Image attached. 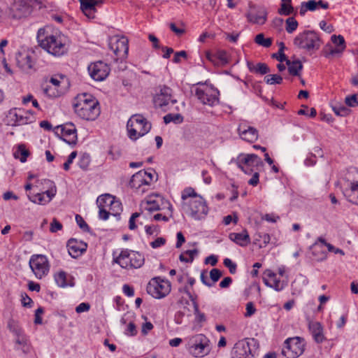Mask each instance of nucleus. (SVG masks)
<instances>
[{"mask_svg": "<svg viewBox=\"0 0 358 358\" xmlns=\"http://www.w3.org/2000/svg\"><path fill=\"white\" fill-rule=\"evenodd\" d=\"M305 350V343L300 337L289 338L285 341L282 350V355L287 358H297Z\"/></svg>", "mask_w": 358, "mask_h": 358, "instance_id": "9", "label": "nucleus"}, {"mask_svg": "<svg viewBox=\"0 0 358 358\" xmlns=\"http://www.w3.org/2000/svg\"><path fill=\"white\" fill-rule=\"evenodd\" d=\"M141 206L145 210L149 212L159 210L167 206V208L170 211V216H172V206L168 201L165 200L159 194L149 196L146 201L142 203Z\"/></svg>", "mask_w": 358, "mask_h": 358, "instance_id": "15", "label": "nucleus"}, {"mask_svg": "<svg viewBox=\"0 0 358 358\" xmlns=\"http://www.w3.org/2000/svg\"><path fill=\"white\" fill-rule=\"evenodd\" d=\"M345 103L350 107H355L358 106V94H352L345 97Z\"/></svg>", "mask_w": 358, "mask_h": 358, "instance_id": "53", "label": "nucleus"}, {"mask_svg": "<svg viewBox=\"0 0 358 358\" xmlns=\"http://www.w3.org/2000/svg\"><path fill=\"white\" fill-rule=\"evenodd\" d=\"M16 62L19 68L24 72L29 73L31 70L34 69L35 62L33 57L27 53H17L16 55Z\"/></svg>", "mask_w": 358, "mask_h": 358, "instance_id": "25", "label": "nucleus"}, {"mask_svg": "<svg viewBox=\"0 0 358 358\" xmlns=\"http://www.w3.org/2000/svg\"><path fill=\"white\" fill-rule=\"evenodd\" d=\"M30 152L28 149H27L25 145L20 144L16 151L14 152L13 155L15 159H19L20 161L22 163L27 161V157L29 156Z\"/></svg>", "mask_w": 358, "mask_h": 358, "instance_id": "35", "label": "nucleus"}, {"mask_svg": "<svg viewBox=\"0 0 358 358\" xmlns=\"http://www.w3.org/2000/svg\"><path fill=\"white\" fill-rule=\"evenodd\" d=\"M56 194V187H52L50 189L42 192L37 193L34 196L28 195L29 199L34 203L39 205H44L49 203Z\"/></svg>", "mask_w": 358, "mask_h": 358, "instance_id": "26", "label": "nucleus"}, {"mask_svg": "<svg viewBox=\"0 0 358 358\" xmlns=\"http://www.w3.org/2000/svg\"><path fill=\"white\" fill-rule=\"evenodd\" d=\"M309 329L315 342L320 343L324 341L325 337L323 334V328L320 322H310Z\"/></svg>", "mask_w": 358, "mask_h": 358, "instance_id": "31", "label": "nucleus"}, {"mask_svg": "<svg viewBox=\"0 0 358 358\" xmlns=\"http://www.w3.org/2000/svg\"><path fill=\"white\" fill-rule=\"evenodd\" d=\"M229 238L242 247L246 246L250 243V238L246 230H243L241 233H231Z\"/></svg>", "mask_w": 358, "mask_h": 358, "instance_id": "30", "label": "nucleus"}, {"mask_svg": "<svg viewBox=\"0 0 358 358\" xmlns=\"http://www.w3.org/2000/svg\"><path fill=\"white\" fill-rule=\"evenodd\" d=\"M130 251L128 250H122L120 254L114 258L113 262L119 264L121 267L129 268L130 264Z\"/></svg>", "mask_w": 358, "mask_h": 358, "instance_id": "32", "label": "nucleus"}, {"mask_svg": "<svg viewBox=\"0 0 358 358\" xmlns=\"http://www.w3.org/2000/svg\"><path fill=\"white\" fill-rule=\"evenodd\" d=\"M80 9L84 15L89 19H94L96 13V6L101 4L103 0H79Z\"/></svg>", "mask_w": 358, "mask_h": 358, "instance_id": "22", "label": "nucleus"}, {"mask_svg": "<svg viewBox=\"0 0 358 358\" xmlns=\"http://www.w3.org/2000/svg\"><path fill=\"white\" fill-rule=\"evenodd\" d=\"M331 39L333 43H334L337 48L343 47V50L345 49L346 45L345 39L341 35H332Z\"/></svg>", "mask_w": 358, "mask_h": 358, "instance_id": "49", "label": "nucleus"}, {"mask_svg": "<svg viewBox=\"0 0 358 358\" xmlns=\"http://www.w3.org/2000/svg\"><path fill=\"white\" fill-rule=\"evenodd\" d=\"M32 114L21 109L10 110L7 115L8 124L12 127L22 126L31 122Z\"/></svg>", "mask_w": 358, "mask_h": 358, "instance_id": "14", "label": "nucleus"}, {"mask_svg": "<svg viewBox=\"0 0 358 358\" xmlns=\"http://www.w3.org/2000/svg\"><path fill=\"white\" fill-rule=\"evenodd\" d=\"M270 236L266 233H257L255 235V244H258L259 248L265 247L270 242Z\"/></svg>", "mask_w": 358, "mask_h": 358, "instance_id": "41", "label": "nucleus"}, {"mask_svg": "<svg viewBox=\"0 0 358 358\" xmlns=\"http://www.w3.org/2000/svg\"><path fill=\"white\" fill-rule=\"evenodd\" d=\"M145 171H140L135 174H134L130 180V185L131 187L135 188L138 192L141 194L144 193L146 191L145 188Z\"/></svg>", "mask_w": 358, "mask_h": 358, "instance_id": "29", "label": "nucleus"}, {"mask_svg": "<svg viewBox=\"0 0 358 358\" xmlns=\"http://www.w3.org/2000/svg\"><path fill=\"white\" fill-rule=\"evenodd\" d=\"M237 166L245 174L251 175L264 166L262 159L255 154L241 153L234 160Z\"/></svg>", "mask_w": 358, "mask_h": 358, "instance_id": "6", "label": "nucleus"}, {"mask_svg": "<svg viewBox=\"0 0 358 358\" xmlns=\"http://www.w3.org/2000/svg\"><path fill=\"white\" fill-rule=\"evenodd\" d=\"M90 308V305L88 303H81L76 308V311L77 313H81L88 311Z\"/></svg>", "mask_w": 358, "mask_h": 358, "instance_id": "62", "label": "nucleus"}, {"mask_svg": "<svg viewBox=\"0 0 358 358\" xmlns=\"http://www.w3.org/2000/svg\"><path fill=\"white\" fill-rule=\"evenodd\" d=\"M182 117L180 114H167L164 117V121L166 124L170 123L171 122H173L176 123H179L182 122Z\"/></svg>", "mask_w": 358, "mask_h": 358, "instance_id": "47", "label": "nucleus"}, {"mask_svg": "<svg viewBox=\"0 0 358 358\" xmlns=\"http://www.w3.org/2000/svg\"><path fill=\"white\" fill-rule=\"evenodd\" d=\"M128 43V39L124 36H115L110 38L109 47L117 57V59L127 57L129 50Z\"/></svg>", "mask_w": 358, "mask_h": 358, "instance_id": "17", "label": "nucleus"}, {"mask_svg": "<svg viewBox=\"0 0 358 358\" xmlns=\"http://www.w3.org/2000/svg\"><path fill=\"white\" fill-rule=\"evenodd\" d=\"M115 197L109 194H106L99 196L96 199V203L99 208L108 209L115 200Z\"/></svg>", "mask_w": 358, "mask_h": 358, "instance_id": "34", "label": "nucleus"}, {"mask_svg": "<svg viewBox=\"0 0 358 358\" xmlns=\"http://www.w3.org/2000/svg\"><path fill=\"white\" fill-rule=\"evenodd\" d=\"M77 156V152L73 151L72 152L69 157L67 161L64 164V169L65 171H68L70 168V164L73 162V160L76 158Z\"/></svg>", "mask_w": 358, "mask_h": 358, "instance_id": "61", "label": "nucleus"}, {"mask_svg": "<svg viewBox=\"0 0 358 358\" xmlns=\"http://www.w3.org/2000/svg\"><path fill=\"white\" fill-rule=\"evenodd\" d=\"M154 105L156 108L164 111L169 109V105L177 103V100L173 98L172 90L166 85L160 86L159 90L153 98Z\"/></svg>", "mask_w": 358, "mask_h": 358, "instance_id": "10", "label": "nucleus"}, {"mask_svg": "<svg viewBox=\"0 0 358 358\" xmlns=\"http://www.w3.org/2000/svg\"><path fill=\"white\" fill-rule=\"evenodd\" d=\"M331 108L338 116H346L350 112V110L347 107L338 102L332 103Z\"/></svg>", "mask_w": 358, "mask_h": 358, "instance_id": "42", "label": "nucleus"}, {"mask_svg": "<svg viewBox=\"0 0 358 358\" xmlns=\"http://www.w3.org/2000/svg\"><path fill=\"white\" fill-rule=\"evenodd\" d=\"M222 275V272L217 268H213L210 271V277L213 284L216 282Z\"/></svg>", "mask_w": 358, "mask_h": 358, "instance_id": "57", "label": "nucleus"}, {"mask_svg": "<svg viewBox=\"0 0 358 358\" xmlns=\"http://www.w3.org/2000/svg\"><path fill=\"white\" fill-rule=\"evenodd\" d=\"M67 248L69 254L73 258H77L86 251L87 244L83 241L71 238L67 243Z\"/></svg>", "mask_w": 358, "mask_h": 358, "instance_id": "24", "label": "nucleus"}, {"mask_svg": "<svg viewBox=\"0 0 358 358\" xmlns=\"http://www.w3.org/2000/svg\"><path fill=\"white\" fill-rule=\"evenodd\" d=\"M42 89L43 94L50 98H56L60 96L64 93L63 90H58L48 83H46V84L43 86Z\"/></svg>", "mask_w": 358, "mask_h": 358, "instance_id": "33", "label": "nucleus"}, {"mask_svg": "<svg viewBox=\"0 0 358 358\" xmlns=\"http://www.w3.org/2000/svg\"><path fill=\"white\" fill-rule=\"evenodd\" d=\"M251 357V350L247 341H240L235 344L231 352V358H250Z\"/></svg>", "mask_w": 358, "mask_h": 358, "instance_id": "21", "label": "nucleus"}, {"mask_svg": "<svg viewBox=\"0 0 358 358\" xmlns=\"http://www.w3.org/2000/svg\"><path fill=\"white\" fill-rule=\"evenodd\" d=\"M62 224L56 218H53L50 223V231L52 233H56L62 230Z\"/></svg>", "mask_w": 358, "mask_h": 358, "instance_id": "54", "label": "nucleus"}, {"mask_svg": "<svg viewBox=\"0 0 358 358\" xmlns=\"http://www.w3.org/2000/svg\"><path fill=\"white\" fill-rule=\"evenodd\" d=\"M152 329H153V324L150 322H145L142 325L141 332L143 335H146Z\"/></svg>", "mask_w": 358, "mask_h": 358, "instance_id": "63", "label": "nucleus"}, {"mask_svg": "<svg viewBox=\"0 0 358 358\" xmlns=\"http://www.w3.org/2000/svg\"><path fill=\"white\" fill-rule=\"evenodd\" d=\"M90 159L88 155H83L79 161V166L83 169H86L90 164Z\"/></svg>", "mask_w": 358, "mask_h": 358, "instance_id": "58", "label": "nucleus"}, {"mask_svg": "<svg viewBox=\"0 0 358 358\" xmlns=\"http://www.w3.org/2000/svg\"><path fill=\"white\" fill-rule=\"evenodd\" d=\"M224 265L229 268L231 273L234 274L236 273V264L232 262L230 259L226 258L224 260Z\"/></svg>", "mask_w": 358, "mask_h": 358, "instance_id": "59", "label": "nucleus"}, {"mask_svg": "<svg viewBox=\"0 0 358 358\" xmlns=\"http://www.w3.org/2000/svg\"><path fill=\"white\" fill-rule=\"evenodd\" d=\"M255 308L252 302H249L246 304V313L245 314V317H250L252 315L255 313Z\"/></svg>", "mask_w": 358, "mask_h": 358, "instance_id": "64", "label": "nucleus"}, {"mask_svg": "<svg viewBox=\"0 0 358 358\" xmlns=\"http://www.w3.org/2000/svg\"><path fill=\"white\" fill-rule=\"evenodd\" d=\"M169 27L171 31H173L177 36H181L185 32L183 24H182V27H177L175 23H171Z\"/></svg>", "mask_w": 358, "mask_h": 358, "instance_id": "60", "label": "nucleus"}, {"mask_svg": "<svg viewBox=\"0 0 358 358\" xmlns=\"http://www.w3.org/2000/svg\"><path fill=\"white\" fill-rule=\"evenodd\" d=\"M192 301L193 307H194V314L196 315L197 321H199L200 322H204L206 320L205 315L203 313L199 312V306H198V303H196V301L194 299H192Z\"/></svg>", "mask_w": 358, "mask_h": 358, "instance_id": "50", "label": "nucleus"}, {"mask_svg": "<svg viewBox=\"0 0 358 358\" xmlns=\"http://www.w3.org/2000/svg\"><path fill=\"white\" fill-rule=\"evenodd\" d=\"M291 0H282V3L278 13L280 15H289L294 12V8L291 5Z\"/></svg>", "mask_w": 358, "mask_h": 358, "instance_id": "39", "label": "nucleus"}, {"mask_svg": "<svg viewBox=\"0 0 358 358\" xmlns=\"http://www.w3.org/2000/svg\"><path fill=\"white\" fill-rule=\"evenodd\" d=\"M313 255L317 261H323L326 259L327 255L326 252L323 251L322 248L317 245V243H314L311 246Z\"/></svg>", "mask_w": 358, "mask_h": 358, "instance_id": "38", "label": "nucleus"}, {"mask_svg": "<svg viewBox=\"0 0 358 358\" xmlns=\"http://www.w3.org/2000/svg\"><path fill=\"white\" fill-rule=\"evenodd\" d=\"M255 42L262 47L269 48L272 45L273 40L271 38H265L264 34L261 33L257 34L255 38Z\"/></svg>", "mask_w": 358, "mask_h": 358, "instance_id": "43", "label": "nucleus"}, {"mask_svg": "<svg viewBox=\"0 0 358 358\" xmlns=\"http://www.w3.org/2000/svg\"><path fill=\"white\" fill-rule=\"evenodd\" d=\"M343 193L349 202L358 205V181L345 184L343 187Z\"/></svg>", "mask_w": 358, "mask_h": 358, "instance_id": "23", "label": "nucleus"}, {"mask_svg": "<svg viewBox=\"0 0 358 358\" xmlns=\"http://www.w3.org/2000/svg\"><path fill=\"white\" fill-rule=\"evenodd\" d=\"M294 45L299 48L311 51L319 49L321 41L315 31H305L294 38Z\"/></svg>", "mask_w": 358, "mask_h": 358, "instance_id": "7", "label": "nucleus"}, {"mask_svg": "<svg viewBox=\"0 0 358 358\" xmlns=\"http://www.w3.org/2000/svg\"><path fill=\"white\" fill-rule=\"evenodd\" d=\"M148 293L156 299L166 296L171 291V284L169 281L159 278L152 279L147 286Z\"/></svg>", "mask_w": 358, "mask_h": 358, "instance_id": "12", "label": "nucleus"}, {"mask_svg": "<svg viewBox=\"0 0 358 358\" xmlns=\"http://www.w3.org/2000/svg\"><path fill=\"white\" fill-rule=\"evenodd\" d=\"M207 59L215 65L224 66L229 62V55L225 50H217L215 54L206 53Z\"/></svg>", "mask_w": 358, "mask_h": 358, "instance_id": "28", "label": "nucleus"}, {"mask_svg": "<svg viewBox=\"0 0 358 358\" xmlns=\"http://www.w3.org/2000/svg\"><path fill=\"white\" fill-rule=\"evenodd\" d=\"M76 220L77 224L79 225L80 228L84 231H89L90 227L88 224L85 222L84 219L80 215H76Z\"/></svg>", "mask_w": 358, "mask_h": 358, "instance_id": "55", "label": "nucleus"}, {"mask_svg": "<svg viewBox=\"0 0 358 358\" xmlns=\"http://www.w3.org/2000/svg\"><path fill=\"white\" fill-rule=\"evenodd\" d=\"M130 264L129 268H139L144 262L143 256L137 252H130Z\"/></svg>", "mask_w": 358, "mask_h": 358, "instance_id": "36", "label": "nucleus"}, {"mask_svg": "<svg viewBox=\"0 0 358 358\" xmlns=\"http://www.w3.org/2000/svg\"><path fill=\"white\" fill-rule=\"evenodd\" d=\"M55 133L69 145H76L77 143V132L74 124L68 123L56 128Z\"/></svg>", "mask_w": 358, "mask_h": 358, "instance_id": "18", "label": "nucleus"}, {"mask_svg": "<svg viewBox=\"0 0 358 358\" xmlns=\"http://www.w3.org/2000/svg\"><path fill=\"white\" fill-rule=\"evenodd\" d=\"M317 8V1L315 0H309L307 2H303L301 3L299 13L301 15H304L307 10L313 11Z\"/></svg>", "mask_w": 358, "mask_h": 358, "instance_id": "40", "label": "nucleus"}, {"mask_svg": "<svg viewBox=\"0 0 358 358\" xmlns=\"http://www.w3.org/2000/svg\"><path fill=\"white\" fill-rule=\"evenodd\" d=\"M270 72V69L268 65L265 63H258L255 66V73L261 75L266 74Z\"/></svg>", "mask_w": 358, "mask_h": 358, "instance_id": "51", "label": "nucleus"}, {"mask_svg": "<svg viewBox=\"0 0 358 358\" xmlns=\"http://www.w3.org/2000/svg\"><path fill=\"white\" fill-rule=\"evenodd\" d=\"M260 169L255 170L252 173V177L248 180V184L252 186H257L259 183V172Z\"/></svg>", "mask_w": 358, "mask_h": 358, "instance_id": "56", "label": "nucleus"}, {"mask_svg": "<svg viewBox=\"0 0 358 358\" xmlns=\"http://www.w3.org/2000/svg\"><path fill=\"white\" fill-rule=\"evenodd\" d=\"M73 107L76 115L87 121L95 120L101 113L98 101L87 94L78 95Z\"/></svg>", "mask_w": 358, "mask_h": 358, "instance_id": "3", "label": "nucleus"}, {"mask_svg": "<svg viewBox=\"0 0 358 358\" xmlns=\"http://www.w3.org/2000/svg\"><path fill=\"white\" fill-rule=\"evenodd\" d=\"M285 29L287 33L291 34L298 27V22L293 17H288L285 21Z\"/></svg>", "mask_w": 358, "mask_h": 358, "instance_id": "44", "label": "nucleus"}, {"mask_svg": "<svg viewBox=\"0 0 358 358\" xmlns=\"http://www.w3.org/2000/svg\"><path fill=\"white\" fill-rule=\"evenodd\" d=\"M151 127V124L140 114L133 115L127 124L128 136L134 141L148 134Z\"/></svg>", "mask_w": 358, "mask_h": 358, "instance_id": "4", "label": "nucleus"}, {"mask_svg": "<svg viewBox=\"0 0 358 358\" xmlns=\"http://www.w3.org/2000/svg\"><path fill=\"white\" fill-rule=\"evenodd\" d=\"M263 281L266 286L278 292L282 290L286 285L283 281L278 279L276 274L270 269H266L264 272Z\"/></svg>", "mask_w": 358, "mask_h": 358, "instance_id": "20", "label": "nucleus"}, {"mask_svg": "<svg viewBox=\"0 0 358 358\" xmlns=\"http://www.w3.org/2000/svg\"><path fill=\"white\" fill-rule=\"evenodd\" d=\"M36 3V0H14L10 8L11 17L21 19L29 16Z\"/></svg>", "mask_w": 358, "mask_h": 358, "instance_id": "8", "label": "nucleus"}, {"mask_svg": "<svg viewBox=\"0 0 358 358\" xmlns=\"http://www.w3.org/2000/svg\"><path fill=\"white\" fill-rule=\"evenodd\" d=\"M37 40L39 45L54 56L64 55L68 50L66 38L61 34H48L44 28L38 29Z\"/></svg>", "mask_w": 358, "mask_h": 358, "instance_id": "1", "label": "nucleus"}, {"mask_svg": "<svg viewBox=\"0 0 358 358\" xmlns=\"http://www.w3.org/2000/svg\"><path fill=\"white\" fill-rule=\"evenodd\" d=\"M55 281L58 286L65 287L67 286L66 283V273L64 271L59 272L55 277Z\"/></svg>", "mask_w": 358, "mask_h": 358, "instance_id": "48", "label": "nucleus"}, {"mask_svg": "<svg viewBox=\"0 0 358 358\" xmlns=\"http://www.w3.org/2000/svg\"><path fill=\"white\" fill-rule=\"evenodd\" d=\"M108 210L110 213V215L113 216L120 215V213L122 210V204L119 201L114 200L110 208H108Z\"/></svg>", "mask_w": 358, "mask_h": 358, "instance_id": "45", "label": "nucleus"}, {"mask_svg": "<svg viewBox=\"0 0 358 358\" xmlns=\"http://www.w3.org/2000/svg\"><path fill=\"white\" fill-rule=\"evenodd\" d=\"M182 208L189 212L195 219L200 220L208 213V207L204 199L198 195L192 187L186 188L182 193Z\"/></svg>", "mask_w": 358, "mask_h": 358, "instance_id": "2", "label": "nucleus"}, {"mask_svg": "<svg viewBox=\"0 0 358 358\" xmlns=\"http://www.w3.org/2000/svg\"><path fill=\"white\" fill-rule=\"evenodd\" d=\"M90 76L96 81H102L106 78L110 73L109 66L102 62L91 64L88 66Z\"/></svg>", "mask_w": 358, "mask_h": 358, "instance_id": "19", "label": "nucleus"}, {"mask_svg": "<svg viewBox=\"0 0 358 358\" xmlns=\"http://www.w3.org/2000/svg\"><path fill=\"white\" fill-rule=\"evenodd\" d=\"M145 180H146L145 186H149L151 184V182H152L153 181H156L157 180V175L152 170L151 171H145Z\"/></svg>", "mask_w": 358, "mask_h": 358, "instance_id": "52", "label": "nucleus"}, {"mask_svg": "<svg viewBox=\"0 0 358 358\" xmlns=\"http://www.w3.org/2000/svg\"><path fill=\"white\" fill-rule=\"evenodd\" d=\"M287 65L288 66L289 73L292 76H299V73L303 68L301 62L299 60L290 62L287 60Z\"/></svg>", "mask_w": 358, "mask_h": 358, "instance_id": "37", "label": "nucleus"}, {"mask_svg": "<svg viewBox=\"0 0 358 358\" xmlns=\"http://www.w3.org/2000/svg\"><path fill=\"white\" fill-rule=\"evenodd\" d=\"M195 94L204 105L213 106L219 103V92L212 87L203 85L196 87Z\"/></svg>", "mask_w": 358, "mask_h": 358, "instance_id": "11", "label": "nucleus"}, {"mask_svg": "<svg viewBox=\"0 0 358 358\" xmlns=\"http://www.w3.org/2000/svg\"><path fill=\"white\" fill-rule=\"evenodd\" d=\"M264 80L268 85L281 84L282 78L278 74L267 75L264 77Z\"/></svg>", "mask_w": 358, "mask_h": 358, "instance_id": "46", "label": "nucleus"}, {"mask_svg": "<svg viewBox=\"0 0 358 358\" xmlns=\"http://www.w3.org/2000/svg\"><path fill=\"white\" fill-rule=\"evenodd\" d=\"M267 15L268 13L264 7L250 3L246 17L250 23L262 25L267 20Z\"/></svg>", "mask_w": 358, "mask_h": 358, "instance_id": "16", "label": "nucleus"}, {"mask_svg": "<svg viewBox=\"0 0 358 358\" xmlns=\"http://www.w3.org/2000/svg\"><path fill=\"white\" fill-rule=\"evenodd\" d=\"M187 350L195 357H203L210 352V341L203 334H196L189 339Z\"/></svg>", "mask_w": 358, "mask_h": 358, "instance_id": "5", "label": "nucleus"}, {"mask_svg": "<svg viewBox=\"0 0 358 358\" xmlns=\"http://www.w3.org/2000/svg\"><path fill=\"white\" fill-rule=\"evenodd\" d=\"M29 266L35 276L41 279L48 275L50 265L47 257L42 255H34L29 260Z\"/></svg>", "mask_w": 358, "mask_h": 358, "instance_id": "13", "label": "nucleus"}, {"mask_svg": "<svg viewBox=\"0 0 358 358\" xmlns=\"http://www.w3.org/2000/svg\"><path fill=\"white\" fill-rule=\"evenodd\" d=\"M238 131L241 138L248 142L253 143L258 138V131L254 127L241 124L238 128Z\"/></svg>", "mask_w": 358, "mask_h": 358, "instance_id": "27", "label": "nucleus"}]
</instances>
